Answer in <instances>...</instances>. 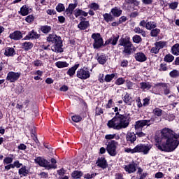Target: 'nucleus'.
<instances>
[{
  "label": "nucleus",
  "mask_w": 179,
  "mask_h": 179,
  "mask_svg": "<svg viewBox=\"0 0 179 179\" xmlns=\"http://www.w3.org/2000/svg\"><path fill=\"white\" fill-rule=\"evenodd\" d=\"M162 138L164 143L158 145L157 148L162 152H173L179 145V134H176L173 130L165 128L162 131Z\"/></svg>",
  "instance_id": "obj_1"
},
{
  "label": "nucleus",
  "mask_w": 179,
  "mask_h": 179,
  "mask_svg": "<svg viewBox=\"0 0 179 179\" xmlns=\"http://www.w3.org/2000/svg\"><path fill=\"white\" fill-rule=\"evenodd\" d=\"M129 125V117L127 115H120L116 113L115 116L107 123L108 128H113V129H122V128H127Z\"/></svg>",
  "instance_id": "obj_2"
},
{
  "label": "nucleus",
  "mask_w": 179,
  "mask_h": 179,
  "mask_svg": "<svg viewBox=\"0 0 179 179\" xmlns=\"http://www.w3.org/2000/svg\"><path fill=\"white\" fill-rule=\"evenodd\" d=\"M46 40L48 43L54 44L51 47V50L53 52H62L64 51V49H62V40L60 36H57L55 34H51L48 35Z\"/></svg>",
  "instance_id": "obj_3"
},
{
  "label": "nucleus",
  "mask_w": 179,
  "mask_h": 179,
  "mask_svg": "<svg viewBox=\"0 0 179 179\" xmlns=\"http://www.w3.org/2000/svg\"><path fill=\"white\" fill-rule=\"evenodd\" d=\"M35 163L36 164H38V166H41V167H45L46 170H51V169H57V160L54 158L51 159V163L48 162L45 159L38 157L34 159Z\"/></svg>",
  "instance_id": "obj_4"
},
{
  "label": "nucleus",
  "mask_w": 179,
  "mask_h": 179,
  "mask_svg": "<svg viewBox=\"0 0 179 179\" xmlns=\"http://www.w3.org/2000/svg\"><path fill=\"white\" fill-rule=\"evenodd\" d=\"M152 148H153L152 144H138L136 146V152L143 153V155L149 154Z\"/></svg>",
  "instance_id": "obj_5"
},
{
  "label": "nucleus",
  "mask_w": 179,
  "mask_h": 179,
  "mask_svg": "<svg viewBox=\"0 0 179 179\" xmlns=\"http://www.w3.org/2000/svg\"><path fill=\"white\" fill-rule=\"evenodd\" d=\"M153 122H155V120H153V119L148 120H138L136 122L135 129L136 131L142 129L143 127H149L152 125Z\"/></svg>",
  "instance_id": "obj_6"
},
{
  "label": "nucleus",
  "mask_w": 179,
  "mask_h": 179,
  "mask_svg": "<svg viewBox=\"0 0 179 179\" xmlns=\"http://www.w3.org/2000/svg\"><path fill=\"white\" fill-rule=\"evenodd\" d=\"M21 75V72L9 71L6 79L8 80V82H10V83H15V82L19 80Z\"/></svg>",
  "instance_id": "obj_7"
},
{
  "label": "nucleus",
  "mask_w": 179,
  "mask_h": 179,
  "mask_svg": "<svg viewBox=\"0 0 179 179\" xmlns=\"http://www.w3.org/2000/svg\"><path fill=\"white\" fill-rule=\"evenodd\" d=\"M92 38L94 40V48H100V47L103 45V38H101V35H100V34H92Z\"/></svg>",
  "instance_id": "obj_8"
},
{
  "label": "nucleus",
  "mask_w": 179,
  "mask_h": 179,
  "mask_svg": "<svg viewBox=\"0 0 179 179\" xmlns=\"http://www.w3.org/2000/svg\"><path fill=\"white\" fill-rule=\"evenodd\" d=\"M117 143L115 141H108L107 152L110 156H115L117 155Z\"/></svg>",
  "instance_id": "obj_9"
},
{
  "label": "nucleus",
  "mask_w": 179,
  "mask_h": 179,
  "mask_svg": "<svg viewBox=\"0 0 179 179\" xmlns=\"http://www.w3.org/2000/svg\"><path fill=\"white\" fill-rule=\"evenodd\" d=\"M77 77L84 80L88 79V78H90V71L87 69H80L77 71Z\"/></svg>",
  "instance_id": "obj_10"
},
{
  "label": "nucleus",
  "mask_w": 179,
  "mask_h": 179,
  "mask_svg": "<svg viewBox=\"0 0 179 179\" xmlns=\"http://www.w3.org/2000/svg\"><path fill=\"white\" fill-rule=\"evenodd\" d=\"M136 167H138V164H136L135 162H132L127 165L123 166V169L129 174H132V173H135V171H136Z\"/></svg>",
  "instance_id": "obj_11"
},
{
  "label": "nucleus",
  "mask_w": 179,
  "mask_h": 179,
  "mask_svg": "<svg viewBox=\"0 0 179 179\" xmlns=\"http://www.w3.org/2000/svg\"><path fill=\"white\" fill-rule=\"evenodd\" d=\"M136 51V48L132 45V43H130V45H127L126 46H124V50L123 54L124 55H131L133 52Z\"/></svg>",
  "instance_id": "obj_12"
},
{
  "label": "nucleus",
  "mask_w": 179,
  "mask_h": 179,
  "mask_svg": "<svg viewBox=\"0 0 179 179\" xmlns=\"http://www.w3.org/2000/svg\"><path fill=\"white\" fill-rule=\"evenodd\" d=\"M37 38H40V34H37L34 30H32L28 33L24 38V40H34Z\"/></svg>",
  "instance_id": "obj_13"
},
{
  "label": "nucleus",
  "mask_w": 179,
  "mask_h": 179,
  "mask_svg": "<svg viewBox=\"0 0 179 179\" xmlns=\"http://www.w3.org/2000/svg\"><path fill=\"white\" fill-rule=\"evenodd\" d=\"M134 58L136 61H138V62H145V61L148 59V57H146V55L141 52L136 53L134 55Z\"/></svg>",
  "instance_id": "obj_14"
},
{
  "label": "nucleus",
  "mask_w": 179,
  "mask_h": 179,
  "mask_svg": "<svg viewBox=\"0 0 179 179\" xmlns=\"http://www.w3.org/2000/svg\"><path fill=\"white\" fill-rule=\"evenodd\" d=\"M10 38L11 40H20L23 38V36L22 35V32L20 31H15L13 33L9 35Z\"/></svg>",
  "instance_id": "obj_15"
},
{
  "label": "nucleus",
  "mask_w": 179,
  "mask_h": 179,
  "mask_svg": "<svg viewBox=\"0 0 179 179\" xmlns=\"http://www.w3.org/2000/svg\"><path fill=\"white\" fill-rule=\"evenodd\" d=\"M118 38H120V36L117 35H113L109 39H108L105 44L108 45L111 44L112 45H117V43L118 41Z\"/></svg>",
  "instance_id": "obj_16"
},
{
  "label": "nucleus",
  "mask_w": 179,
  "mask_h": 179,
  "mask_svg": "<svg viewBox=\"0 0 179 179\" xmlns=\"http://www.w3.org/2000/svg\"><path fill=\"white\" fill-rule=\"evenodd\" d=\"M96 164L101 169H107V160L104 157L99 158Z\"/></svg>",
  "instance_id": "obj_17"
},
{
  "label": "nucleus",
  "mask_w": 179,
  "mask_h": 179,
  "mask_svg": "<svg viewBox=\"0 0 179 179\" xmlns=\"http://www.w3.org/2000/svg\"><path fill=\"white\" fill-rule=\"evenodd\" d=\"M126 140L129 143H134L136 141V134L132 132L127 133Z\"/></svg>",
  "instance_id": "obj_18"
},
{
  "label": "nucleus",
  "mask_w": 179,
  "mask_h": 179,
  "mask_svg": "<svg viewBox=\"0 0 179 179\" xmlns=\"http://www.w3.org/2000/svg\"><path fill=\"white\" fill-rule=\"evenodd\" d=\"M110 13L114 16L115 17H120L121 15L122 14V10L117 7H115L111 9Z\"/></svg>",
  "instance_id": "obj_19"
},
{
  "label": "nucleus",
  "mask_w": 179,
  "mask_h": 179,
  "mask_svg": "<svg viewBox=\"0 0 179 179\" xmlns=\"http://www.w3.org/2000/svg\"><path fill=\"white\" fill-rule=\"evenodd\" d=\"M76 6H78L77 4L70 3L69 5L68 8H66V15H68L69 16H71V15H72V13H73V10H75V8H76Z\"/></svg>",
  "instance_id": "obj_20"
},
{
  "label": "nucleus",
  "mask_w": 179,
  "mask_h": 179,
  "mask_svg": "<svg viewBox=\"0 0 179 179\" xmlns=\"http://www.w3.org/2000/svg\"><path fill=\"white\" fill-rule=\"evenodd\" d=\"M120 45L122 47H125L127 45H129L130 44H132L131 43V41H129V38H122L119 41Z\"/></svg>",
  "instance_id": "obj_21"
},
{
  "label": "nucleus",
  "mask_w": 179,
  "mask_h": 179,
  "mask_svg": "<svg viewBox=\"0 0 179 179\" xmlns=\"http://www.w3.org/2000/svg\"><path fill=\"white\" fill-rule=\"evenodd\" d=\"M152 84L149 82H142L140 83V89L142 90H149V89H151Z\"/></svg>",
  "instance_id": "obj_22"
},
{
  "label": "nucleus",
  "mask_w": 179,
  "mask_h": 179,
  "mask_svg": "<svg viewBox=\"0 0 179 179\" xmlns=\"http://www.w3.org/2000/svg\"><path fill=\"white\" fill-rule=\"evenodd\" d=\"M16 54V52L15 51V49L13 48H6L5 49L4 55L6 57H13Z\"/></svg>",
  "instance_id": "obj_23"
},
{
  "label": "nucleus",
  "mask_w": 179,
  "mask_h": 179,
  "mask_svg": "<svg viewBox=\"0 0 179 179\" xmlns=\"http://www.w3.org/2000/svg\"><path fill=\"white\" fill-rule=\"evenodd\" d=\"M88 13H86L85 11H83L81 9L77 8L74 10V15L76 17H79V16H84L85 17H86V16H87Z\"/></svg>",
  "instance_id": "obj_24"
},
{
  "label": "nucleus",
  "mask_w": 179,
  "mask_h": 179,
  "mask_svg": "<svg viewBox=\"0 0 179 179\" xmlns=\"http://www.w3.org/2000/svg\"><path fill=\"white\" fill-rule=\"evenodd\" d=\"M21 47L25 51H29L33 48V43L31 42H24L21 44Z\"/></svg>",
  "instance_id": "obj_25"
},
{
  "label": "nucleus",
  "mask_w": 179,
  "mask_h": 179,
  "mask_svg": "<svg viewBox=\"0 0 179 179\" xmlns=\"http://www.w3.org/2000/svg\"><path fill=\"white\" fill-rule=\"evenodd\" d=\"M18 174L21 176V177H27V174H29V170L26 169V166H22V168L19 169Z\"/></svg>",
  "instance_id": "obj_26"
},
{
  "label": "nucleus",
  "mask_w": 179,
  "mask_h": 179,
  "mask_svg": "<svg viewBox=\"0 0 179 179\" xmlns=\"http://www.w3.org/2000/svg\"><path fill=\"white\" fill-rule=\"evenodd\" d=\"M90 26L89 21H81L78 25V29L80 30H86V29Z\"/></svg>",
  "instance_id": "obj_27"
},
{
  "label": "nucleus",
  "mask_w": 179,
  "mask_h": 179,
  "mask_svg": "<svg viewBox=\"0 0 179 179\" xmlns=\"http://www.w3.org/2000/svg\"><path fill=\"white\" fill-rule=\"evenodd\" d=\"M79 68V64H76L73 67L70 68L67 71V75H69L71 77L75 75V73L76 72V69Z\"/></svg>",
  "instance_id": "obj_28"
},
{
  "label": "nucleus",
  "mask_w": 179,
  "mask_h": 179,
  "mask_svg": "<svg viewBox=\"0 0 179 179\" xmlns=\"http://www.w3.org/2000/svg\"><path fill=\"white\" fill-rule=\"evenodd\" d=\"M123 100L126 104H128V106H131L132 101H134V99H132V97H131V96H129V94L128 93H126V94L123 97Z\"/></svg>",
  "instance_id": "obj_29"
},
{
  "label": "nucleus",
  "mask_w": 179,
  "mask_h": 179,
  "mask_svg": "<svg viewBox=\"0 0 179 179\" xmlns=\"http://www.w3.org/2000/svg\"><path fill=\"white\" fill-rule=\"evenodd\" d=\"M55 65L57 67V68H68V66H69V64H68L66 62H61L59 61L57 62H56L55 64Z\"/></svg>",
  "instance_id": "obj_30"
},
{
  "label": "nucleus",
  "mask_w": 179,
  "mask_h": 179,
  "mask_svg": "<svg viewBox=\"0 0 179 179\" xmlns=\"http://www.w3.org/2000/svg\"><path fill=\"white\" fill-rule=\"evenodd\" d=\"M105 139H106V141H111V139H116V141H118V139H120V135L107 134L105 136Z\"/></svg>",
  "instance_id": "obj_31"
},
{
  "label": "nucleus",
  "mask_w": 179,
  "mask_h": 179,
  "mask_svg": "<svg viewBox=\"0 0 179 179\" xmlns=\"http://www.w3.org/2000/svg\"><path fill=\"white\" fill-rule=\"evenodd\" d=\"M103 16L105 22H107V23H108V22H113V20H114V17H113L110 13H105Z\"/></svg>",
  "instance_id": "obj_32"
},
{
  "label": "nucleus",
  "mask_w": 179,
  "mask_h": 179,
  "mask_svg": "<svg viewBox=\"0 0 179 179\" xmlns=\"http://www.w3.org/2000/svg\"><path fill=\"white\" fill-rule=\"evenodd\" d=\"M155 45L157 47L158 50H162V48H164L167 45V42L166 41H159L155 43Z\"/></svg>",
  "instance_id": "obj_33"
},
{
  "label": "nucleus",
  "mask_w": 179,
  "mask_h": 179,
  "mask_svg": "<svg viewBox=\"0 0 179 179\" xmlns=\"http://www.w3.org/2000/svg\"><path fill=\"white\" fill-rule=\"evenodd\" d=\"M107 57L106 55H100L97 58V61L101 65H104L107 62Z\"/></svg>",
  "instance_id": "obj_34"
},
{
  "label": "nucleus",
  "mask_w": 179,
  "mask_h": 179,
  "mask_svg": "<svg viewBox=\"0 0 179 179\" xmlns=\"http://www.w3.org/2000/svg\"><path fill=\"white\" fill-rule=\"evenodd\" d=\"M82 176H83V173H82V171H74L71 173V177L75 179L80 178Z\"/></svg>",
  "instance_id": "obj_35"
},
{
  "label": "nucleus",
  "mask_w": 179,
  "mask_h": 179,
  "mask_svg": "<svg viewBox=\"0 0 179 179\" xmlns=\"http://www.w3.org/2000/svg\"><path fill=\"white\" fill-rule=\"evenodd\" d=\"M172 54L173 55H179V44H175L171 48Z\"/></svg>",
  "instance_id": "obj_36"
},
{
  "label": "nucleus",
  "mask_w": 179,
  "mask_h": 179,
  "mask_svg": "<svg viewBox=\"0 0 179 179\" xmlns=\"http://www.w3.org/2000/svg\"><path fill=\"white\" fill-rule=\"evenodd\" d=\"M156 23H155L154 22H147L145 26V29H147V30H152V29H156Z\"/></svg>",
  "instance_id": "obj_37"
},
{
  "label": "nucleus",
  "mask_w": 179,
  "mask_h": 179,
  "mask_svg": "<svg viewBox=\"0 0 179 179\" xmlns=\"http://www.w3.org/2000/svg\"><path fill=\"white\" fill-rule=\"evenodd\" d=\"M152 113L157 117H162V115H163V110L159 108H155L153 109Z\"/></svg>",
  "instance_id": "obj_38"
},
{
  "label": "nucleus",
  "mask_w": 179,
  "mask_h": 179,
  "mask_svg": "<svg viewBox=\"0 0 179 179\" xmlns=\"http://www.w3.org/2000/svg\"><path fill=\"white\" fill-rule=\"evenodd\" d=\"M134 31L137 34H141L143 37H146V32L143 29H141L139 27L134 28Z\"/></svg>",
  "instance_id": "obj_39"
},
{
  "label": "nucleus",
  "mask_w": 179,
  "mask_h": 179,
  "mask_svg": "<svg viewBox=\"0 0 179 179\" xmlns=\"http://www.w3.org/2000/svg\"><path fill=\"white\" fill-rule=\"evenodd\" d=\"M20 13L22 16H27L29 15V8L26 6H23L20 9Z\"/></svg>",
  "instance_id": "obj_40"
},
{
  "label": "nucleus",
  "mask_w": 179,
  "mask_h": 179,
  "mask_svg": "<svg viewBox=\"0 0 179 179\" xmlns=\"http://www.w3.org/2000/svg\"><path fill=\"white\" fill-rule=\"evenodd\" d=\"M41 30L43 33H44L45 34H47L48 33L51 31V27L45 25L41 27Z\"/></svg>",
  "instance_id": "obj_41"
},
{
  "label": "nucleus",
  "mask_w": 179,
  "mask_h": 179,
  "mask_svg": "<svg viewBox=\"0 0 179 179\" xmlns=\"http://www.w3.org/2000/svg\"><path fill=\"white\" fill-rule=\"evenodd\" d=\"M114 78H115V74H107L105 76V82H111L112 79H114Z\"/></svg>",
  "instance_id": "obj_42"
},
{
  "label": "nucleus",
  "mask_w": 179,
  "mask_h": 179,
  "mask_svg": "<svg viewBox=\"0 0 179 179\" xmlns=\"http://www.w3.org/2000/svg\"><path fill=\"white\" fill-rule=\"evenodd\" d=\"M34 66H43L44 63L40 59H36L33 62Z\"/></svg>",
  "instance_id": "obj_43"
},
{
  "label": "nucleus",
  "mask_w": 179,
  "mask_h": 179,
  "mask_svg": "<svg viewBox=\"0 0 179 179\" xmlns=\"http://www.w3.org/2000/svg\"><path fill=\"white\" fill-rule=\"evenodd\" d=\"M56 10L57 12H64V10H65V6H64V4L62 3H59L57 6H56Z\"/></svg>",
  "instance_id": "obj_44"
},
{
  "label": "nucleus",
  "mask_w": 179,
  "mask_h": 179,
  "mask_svg": "<svg viewBox=\"0 0 179 179\" xmlns=\"http://www.w3.org/2000/svg\"><path fill=\"white\" fill-rule=\"evenodd\" d=\"M124 152L126 153H131V154H134V153H137L136 152V146L134 148H124Z\"/></svg>",
  "instance_id": "obj_45"
},
{
  "label": "nucleus",
  "mask_w": 179,
  "mask_h": 179,
  "mask_svg": "<svg viewBox=\"0 0 179 179\" xmlns=\"http://www.w3.org/2000/svg\"><path fill=\"white\" fill-rule=\"evenodd\" d=\"M166 62H173L174 61V57L171 55H166L164 57Z\"/></svg>",
  "instance_id": "obj_46"
},
{
  "label": "nucleus",
  "mask_w": 179,
  "mask_h": 179,
  "mask_svg": "<svg viewBox=\"0 0 179 179\" xmlns=\"http://www.w3.org/2000/svg\"><path fill=\"white\" fill-rule=\"evenodd\" d=\"M171 78H177L179 76V71L177 70H173L169 73Z\"/></svg>",
  "instance_id": "obj_47"
},
{
  "label": "nucleus",
  "mask_w": 179,
  "mask_h": 179,
  "mask_svg": "<svg viewBox=\"0 0 179 179\" xmlns=\"http://www.w3.org/2000/svg\"><path fill=\"white\" fill-rule=\"evenodd\" d=\"M124 83H125V79L122 78H119L115 81V85H117V86H120V85H124Z\"/></svg>",
  "instance_id": "obj_48"
},
{
  "label": "nucleus",
  "mask_w": 179,
  "mask_h": 179,
  "mask_svg": "<svg viewBox=\"0 0 179 179\" xmlns=\"http://www.w3.org/2000/svg\"><path fill=\"white\" fill-rule=\"evenodd\" d=\"M71 120L73 122H80L82 121V117L79 115H73L72 116Z\"/></svg>",
  "instance_id": "obj_49"
},
{
  "label": "nucleus",
  "mask_w": 179,
  "mask_h": 179,
  "mask_svg": "<svg viewBox=\"0 0 179 179\" xmlns=\"http://www.w3.org/2000/svg\"><path fill=\"white\" fill-rule=\"evenodd\" d=\"M12 164H13V169H15V167H16V169H20V167L23 166V164L19 162V161L17 160L15 161Z\"/></svg>",
  "instance_id": "obj_50"
},
{
  "label": "nucleus",
  "mask_w": 179,
  "mask_h": 179,
  "mask_svg": "<svg viewBox=\"0 0 179 179\" xmlns=\"http://www.w3.org/2000/svg\"><path fill=\"white\" fill-rule=\"evenodd\" d=\"M90 9H93V10H99V8H100V6L97 4V3H92L90 5Z\"/></svg>",
  "instance_id": "obj_51"
},
{
  "label": "nucleus",
  "mask_w": 179,
  "mask_h": 179,
  "mask_svg": "<svg viewBox=\"0 0 179 179\" xmlns=\"http://www.w3.org/2000/svg\"><path fill=\"white\" fill-rule=\"evenodd\" d=\"M159 33H160V29H155L151 31L150 34L152 37H157V34H159Z\"/></svg>",
  "instance_id": "obj_52"
},
{
  "label": "nucleus",
  "mask_w": 179,
  "mask_h": 179,
  "mask_svg": "<svg viewBox=\"0 0 179 179\" xmlns=\"http://www.w3.org/2000/svg\"><path fill=\"white\" fill-rule=\"evenodd\" d=\"M12 162H13V158L10 157H6L3 159L4 164H10V163H12Z\"/></svg>",
  "instance_id": "obj_53"
},
{
  "label": "nucleus",
  "mask_w": 179,
  "mask_h": 179,
  "mask_svg": "<svg viewBox=\"0 0 179 179\" xmlns=\"http://www.w3.org/2000/svg\"><path fill=\"white\" fill-rule=\"evenodd\" d=\"M133 41L134 43L138 44V43H141V41H142V38H141L138 35H135L133 37Z\"/></svg>",
  "instance_id": "obj_54"
},
{
  "label": "nucleus",
  "mask_w": 179,
  "mask_h": 179,
  "mask_svg": "<svg viewBox=\"0 0 179 179\" xmlns=\"http://www.w3.org/2000/svg\"><path fill=\"white\" fill-rule=\"evenodd\" d=\"M136 135H137L138 138H145V136H146V134L140 130H136Z\"/></svg>",
  "instance_id": "obj_55"
},
{
  "label": "nucleus",
  "mask_w": 179,
  "mask_h": 179,
  "mask_svg": "<svg viewBox=\"0 0 179 179\" xmlns=\"http://www.w3.org/2000/svg\"><path fill=\"white\" fill-rule=\"evenodd\" d=\"M164 89V94L167 95L170 94V88L169 87V85L167 84H165V87H163Z\"/></svg>",
  "instance_id": "obj_56"
},
{
  "label": "nucleus",
  "mask_w": 179,
  "mask_h": 179,
  "mask_svg": "<svg viewBox=\"0 0 179 179\" xmlns=\"http://www.w3.org/2000/svg\"><path fill=\"white\" fill-rule=\"evenodd\" d=\"M25 20L27 22V23H31V22L34 21V17L32 15H28L25 18Z\"/></svg>",
  "instance_id": "obj_57"
},
{
  "label": "nucleus",
  "mask_w": 179,
  "mask_h": 179,
  "mask_svg": "<svg viewBox=\"0 0 179 179\" xmlns=\"http://www.w3.org/2000/svg\"><path fill=\"white\" fill-rule=\"evenodd\" d=\"M126 86H127V89L131 90L134 87V83L127 80V81H126Z\"/></svg>",
  "instance_id": "obj_58"
},
{
  "label": "nucleus",
  "mask_w": 179,
  "mask_h": 179,
  "mask_svg": "<svg viewBox=\"0 0 179 179\" xmlns=\"http://www.w3.org/2000/svg\"><path fill=\"white\" fill-rule=\"evenodd\" d=\"M125 2H127V3H134V5H135L136 6H138V5H139V2L136 0H125Z\"/></svg>",
  "instance_id": "obj_59"
},
{
  "label": "nucleus",
  "mask_w": 179,
  "mask_h": 179,
  "mask_svg": "<svg viewBox=\"0 0 179 179\" xmlns=\"http://www.w3.org/2000/svg\"><path fill=\"white\" fill-rule=\"evenodd\" d=\"M159 51H160V50L157 46H155L151 49L150 52H152V54H159Z\"/></svg>",
  "instance_id": "obj_60"
},
{
  "label": "nucleus",
  "mask_w": 179,
  "mask_h": 179,
  "mask_svg": "<svg viewBox=\"0 0 179 179\" xmlns=\"http://www.w3.org/2000/svg\"><path fill=\"white\" fill-rule=\"evenodd\" d=\"M150 101V98H145L143 99V106L144 107L148 106V105L149 104V102Z\"/></svg>",
  "instance_id": "obj_61"
},
{
  "label": "nucleus",
  "mask_w": 179,
  "mask_h": 179,
  "mask_svg": "<svg viewBox=\"0 0 179 179\" xmlns=\"http://www.w3.org/2000/svg\"><path fill=\"white\" fill-rule=\"evenodd\" d=\"M155 178H163V177H164V174H163V173L162 172H158L157 173H155Z\"/></svg>",
  "instance_id": "obj_62"
},
{
  "label": "nucleus",
  "mask_w": 179,
  "mask_h": 179,
  "mask_svg": "<svg viewBox=\"0 0 179 179\" xmlns=\"http://www.w3.org/2000/svg\"><path fill=\"white\" fill-rule=\"evenodd\" d=\"M171 9H176L177 8V6H178V2H173V3H171L170 5H169Z\"/></svg>",
  "instance_id": "obj_63"
},
{
  "label": "nucleus",
  "mask_w": 179,
  "mask_h": 179,
  "mask_svg": "<svg viewBox=\"0 0 179 179\" xmlns=\"http://www.w3.org/2000/svg\"><path fill=\"white\" fill-rule=\"evenodd\" d=\"M113 107V99H109L106 106V108H111Z\"/></svg>",
  "instance_id": "obj_64"
}]
</instances>
